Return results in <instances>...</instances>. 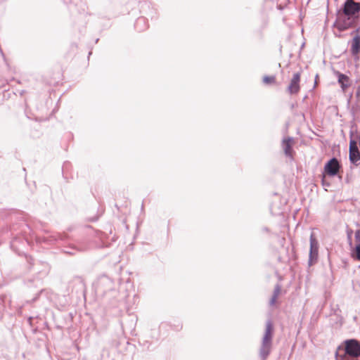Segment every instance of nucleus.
Segmentation results:
<instances>
[{
  "instance_id": "f257e3e1",
  "label": "nucleus",
  "mask_w": 360,
  "mask_h": 360,
  "mask_svg": "<svg viewBox=\"0 0 360 360\" xmlns=\"http://www.w3.org/2000/svg\"><path fill=\"white\" fill-rule=\"evenodd\" d=\"M94 236L92 243H90L89 240L84 239L82 240H76L66 243L65 240L67 236L60 233H54L51 234H47L46 236H40L37 238V242L39 243H46L48 245H52L54 243H62L63 245V251L65 254L75 255L77 252H84L91 248H102L106 246L103 238L105 233L101 231H91Z\"/></svg>"
},
{
  "instance_id": "f03ea898",
  "label": "nucleus",
  "mask_w": 360,
  "mask_h": 360,
  "mask_svg": "<svg viewBox=\"0 0 360 360\" xmlns=\"http://www.w3.org/2000/svg\"><path fill=\"white\" fill-rule=\"evenodd\" d=\"M359 21L360 3L353 0H345L337 11V18L333 26L342 32L352 27H356Z\"/></svg>"
},
{
  "instance_id": "7ed1b4c3",
  "label": "nucleus",
  "mask_w": 360,
  "mask_h": 360,
  "mask_svg": "<svg viewBox=\"0 0 360 360\" xmlns=\"http://www.w3.org/2000/svg\"><path fill=\"white\" fill-rule=\"evenodd\" d=\"M336 360H360V341L345 340L335 352Z\"/></svg>"
},
{
  "instance_id": "20e7f679",
  "label": "nucleus",
  "mask_w": 360,
  "mask_h": 360,
  "mask_svg": "<svg viewBox=\"0 0 360 360\" xmlns=\"http://www.w3.org/2000/svg\"><path fill=\"white\" fill-rule=\"evenodd\" d=\"M274 336V324L271 319L266 321L264 334L262 338L259 355L262 360H266L271 352Z\"/></svg>"
},
{
  "instance_id": "39448f33",
  "label": "nucleus",
  "mask_w": 360,
  "mask_h": 360,
  "mask_svg": "<svg viewBox=\"0 0 360 360\" xmlns=\"http://www.w3.org/2000/svg\"><path fill=\"white\" fill-rule=\"evenodd\" d=\"M94 288L97 296L102 297L109 292L114 291L115 283L109 276L103 275L94 283Z\"/></svg>"
},
{
  "instance_id": "423d86ee",
  "label": "nucleus",
  "mask_w": 360,
  "mask_h": 360,
  "mask_svg": "<svg viewBox=\"0 0 360 360\" xmlns=\"http://www.w3.org/2000/svg\"><path fill=\"white\" fill-rule=\"evenodd\" d=\"M141 13L143 17L148 20H156L158 18V12L155 6L150 2H144L141 7Z\"/></svg>"
},
{
  "instance_id": "0eeeda50",
  "label": "nucleus",
  "mask_w": 360,
  "mask_h": 360,
  "mask_svg": "<svg viewBox=\"0 0 360 360\" xmlns=\"http://www.w3.org/2000/svg\"><path fill=\"white\" fill-rule=\"evenodd\" d=\"M319 243L313 233L310 235V249L309 255V265L312 266L318 260Z\"/></svg>"
},
{
  "instance_id": "6e6552de",
  "label": "nucleus",
  "mask_w": 360,
  "mask_h": 360,
  "mask_svg": "<svg viewBox=\"0 0 360 360\" xmlns=\"http://www.w3.org/2000/svg\"><path fill=\"white\" fill-rule=\"evenodd\" d=\"M341 167L338 160L333 157L330 158L324 165V173L329 176H335L338 174Z\"/></svg>"
},
{
  "instance_id": "1a4fd4ad",
  "label": "nucleus",
  "mask_w": 360,
  "mask_h": 360,
  "mask_svg": "<svg viewBox=\"0 0 360 360\" xmlns=\"http://www.w3.org/2000/svg\"><path fill=\"white\" fill-rule=\"evenodd\" d=\"M294 143L295 140L293 137L288 136L283 139L281 146L286 157L293 158L294 150L292 147Z\"/></svg>"
},
{
  "instance_id": "9d476101",
  "label": "nucleus",
  "mask_w": 360,
  "mask_h": 360,
  "mask_svg": "<svg viewBox=\"0 0 360 360\" xmlns=\"http://www.w3.org/2000/svg\"><path fill=\"white\" fill-rule=\"evenodd\" d=\"M359 32L360 26H357L351 33V34H355V35L354 36L353 39L350 42V51L353 56L356 55L360 52V35L359 34Z\"/></svg>"
},
{
  "instance_id": "9b49d317",
  "label": "nucleus",
  "mask_w": 360,
  "mask_h": 360,
  "mask_svg": "<svg viewBox=\"0 0 360 360\" xmlns=\"http://www.w3.org/2000/svg\"><path fill=\"white\" fill-rule=\"evenodd\" d=\"M300 73L297 72L293 75L290 83L288 87V91L290 94H296L300 91Z\"/></svg>"
},
{
  "instance_id": "f8f14e48",
  "label": "nucleus",
  "mask_w": 360,
  "mask_h": 360,
  "mask_svg": "<svg viewBox=\"0 0 360 360\" xmlns=\"http://www.w3.org/2000/svg\"><path fill=\"white\" fill-rule=\"evenodd\" d=\"M355 239L356 240V245L352 249L351 256L354 259L360 261V229L356 231Z\"/></svg>"
},
{
  "instance_id": "ddd939ff",
  "label": "nucleus",
  "mask_w": 360,
  "mask_h": 360,
  "mask_svg": "<svg viewBox=\"0 0 360 360\" xmlns=\"http://www.w3.org/2000/svg\"><path fill=\"white\" fill-rule=\"evenodd\" d=\"M148 26V20L146 19V17H143L142 15L138 18L134 23V27L139 32H143L147 30Z\"/></svg>"
},
{
  "instance_id": "4468645a",
  "label": "nucleus",
  "mask_w": 360,
  "mask_h": 360,
  "mask_svg": "<svg viewBox=\"0 0 360 360\" xmlns=\"http://www.w3.org/2000/svg\"><path fill=\"white\" fill-rule=\"evenodd\" d=\"M337 75L338 79V83L340 84L341 88L343 90L347 89L350 85L349 77L339 72H338Z\"/></svg>"
},
{
  "instance_id": "2eb2a0df",
  "label": "nucleus",
  "mask_w": 360,
  "mask_h": 360,
  "mask_svg": "<svg viewBox=\"0 0 360 360\" xmlns=\"http://www.w3.org/2000/svg\"><path fill=\"white\" fill-rule=\"evenodd\" d=\"M349 158L352 164L358 166L360 165L359 149L354 151H349Z\"/></svg>"
},
{
  "instance_id": "dca6fc26",
  "label": "nucleus",
  "mask_w": 360,
  "mask_h": 360,
  "mask_svg": "<svg viewBox=\"0 0 360 360\" xmlns=\"http://www.w3.org/2000/svg\"><path fill=\"white\" fill-rule=\"evenodd\" d=\"M281 287L279 284H276L275 288H274V292H273V295H272V297L269 301V304L271 306L274 305L276 301V299L278 298L280 292H281Z\"/></svg>"
},
{
  "instance_id": "f3484780",
  "label": "nucleus",
  "mask_w": 360,
  "mask_h": 360,
  "mask_svg": "<svg viewBox=\"0 0 360 360\" xmlns=\"http://www.w3.org/2000/svg\"><path fill=\"white\" fill-rule=\"evenodd\" d=\"M352 133H350V141H349V151H354L359 150L358 147V141L354 139H352Z\"/></svg>"
},
{
  "instance_id": "a211bd4d",
  "label": "nucleus",
  "mask_w": 360,
  "mask_h": 360,
  "mask_svg": "<svg viewBox=\"0 0 360 360\" xmlns=\"http://www.w3.org/2000/svg\"><path fill=\"white\" fill-rule=\"evenodd\" d=\"M18 240H20L21 243H27V240H24V239L21 238H18L17 236L14 237L13 239L11 242V247L13 249L17 248V243Z\"/></svg>"
},
{
  "instance_id": "6ab92c4d",
  "label": "nucleus",
  "mask_w": 360,
  "mask_h": 360,
  "mask_svg": "<svg viewBox=\"0 0 360 360\" xmlns=\"http://www.w3.org/2000/svg\"><path fill=\"white\" fill-rule=\"evenodd\" d=\"M276 81V77L275 76H264L263 77V82L266 84H270L274 83Z\"/></svg>"
},
{
  "instance_id": "aec40b11",
  "label": "nucleus",
  "mask_w": 360,
  "mask_h": 360,
  "mask_svg": "<svg viewBox=\"0 0 360 360\" xmlns=\"http://www.w3.org/2000/svg\"><path fill=\"white\" fill-rule=\"evenodd\" d=\"M321 184L322 186L325 188L329 187L330 186V184L325 179L324 174H323V177L321 179Z\"/></svg>"
},
{
  "instance_id": "412c9836",
  "label": "nucleus",
  "mask_w": 360,
  "mask_h": 360,
  "mask_svg": "<svg viewBox=\"0 0 360 360\" xmlns=\"http://www.w3.org/2000/svg\"><path fill=\"white\" fill-rule=\"evenodd\" d=\"M78 0H63L64 3L66 4H76Z\"/></svg>"
},
{
  "instance_id": "4be33fe9",
  "label": "nucleus",
  "mask_w": 360,
  "mask_h": 360,
  "mask_svg": "<svg viewBox=\"0 0 360 360\" xmlns=\"http://www.w3.org/2000/svg\"><path fill=\"white\" fill-rule=\"evenodd\" d=\"M262 231H263V232H265V233H268V232H269V228H267V227H266V226L263 227V228L262 229Z\"/></svg>"
},
{
  "instance_id": "5701e85b",
  "label": "nucleus",
  "mask_w": 360,
  "mask_h": 360,
  "mask_svg": "<svg viewBox=\"0 0 360 360\" xmlns=\"http://www.w3.org/2000/svg\"><path fill=\"white\" fill-rule=\"evenodd\" d=\"M348 240H349V245L351 246V248L352 247V238H351V236L349 234L348 235Z\"/></svg>"
},
{
  "instance_id": "b1692460",
  "label": "nucleus",
  "mask_w": 360,
  "mask_h": 360,
  "mask_svg": "<svg viewBox=\"0 0 360 360\" xmlns=\"http://www.w3.org/2000/svg\"><path fill=\"white\" fill-rule=\"evenodd\" d=\"M69 165V162H65L63 166V169L66 168Z\"/></svg>"
},
{
  "instance_id": "393cba45",
  "label": "nucleus",
  "mask_w": 360,
  "mask_h": 360,
  "mask_svg": "<svg viewBox=\"0 0 360 360\" xmlns=\"http://www.w3.org/2000/svg\"><path fill=\"white\" fill-rule=\"evenodd\" d=\"M318 78V75H316L315 77V84H314V86H316V79Z\"/></svg>"
},
{
  "instance_id": "a878e982",
  "label": "nucleus",
  "mask_w": 360,
  "mask_h": 360,
  "mask_svg": "<svg viewBox=\"0 0 360 360\" xmlns=\"http://www.w3.org/2000/svg\"><path fill=\"white\" fill-rule=\"evenodd\" d=\"M96 220H97V217L92 219V221H96Z\"/></svg>"
},
{
  "instance_id": "bb28decb",
  "label": "nucleus",
  "mask_w": 360,
  "mask_h": 360,
  "mask_svg": "<svg viewBox=\"0 0 360 360\" xmlns=\"http://www.w3.org/2000/svg\"><path fill=\"white\" fill-rule=\"evenodd\" d=\"M346 181H347V183L349 182V179H348V177L347 178Z\"/></svg>"
},
{
  "instance_id": "cd10ccee",
  "label": "nucleus",
  "mask_w": 360,
  "mask_h": 360,
  "mask_svg": "<svg viewBox=\"0 0 360 360\" xmlns=\"http://www.w3.org/2000/svg\"><path fill=\"white\" fill-rule=\"evenodd\" d=\"M338 177H339V179H340V180L342 179V176H339Z\"/></svg>"
}]
</instances>
